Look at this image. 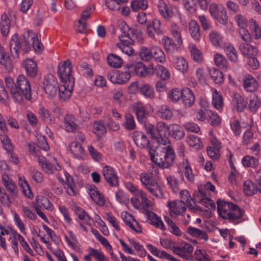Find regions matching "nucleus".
Returning a JSON list of instances; mask_svg holds the SVG:
<instances>
[{
  "label": "nucleus",
  "instance_id": "f257e3e1",
  "mask_svg": "<svg viewBox=\"0 0 261 261\" xmlns=\"http://www.w3.org/2000/svg\"><path fill=\"white\" fill-rule=\"evenodd\" d=\"M5 82L10 93L16 102L22 103L23 96L28 100L32 99L31 85L24 75H19L16 78V82L10 77H6Z\"/></svg>",
  "mask_w": 261,
  "mask_h": 261
},
{
  "label": "nucleus",
  "instance_id": "f03ea898",
  "mask_svg": "<svg viewBox=\"0 0 261 261\" xmlns=\"http://www.w3.org/2000/svg\"><path fill=\"white\" fill-rule=\"evenodd\" d=\"M149 154L151 161L162 168H169L175 160V153L169 145L153 147Z\"/></svg>",
  "mask_w": 261,
  "mask_h": 261
},
{
  "label": "nucleus",
  "instance_id": "7ed1b4c3",
  "mask_svg": "<svg viewBox=\"0 0 261 261\" xmlns=\"http://www.w3.org/2000/svg\"><path fill=\"white\" fill-rule=\"evenodd\" d=\"M219 215L224 219L234 222L240 219L244 214V211L231 202L219 200L217 202Z\"/></svg>",
  "mask_w": 261,
  "mask_h": 261
},
{
  "label": "nucleus",
  "instance_id": "20e7f679",
  "mask_svg": "<svg viewBox=\"0 0 261 261\" xmlns=\"http://www.w3.org/2000/svg\"><path fill=\"white\" fill-rule=\"evenodd\" d=\"M145 128L147 134H150L160 145H166L169 142V139L166 135L165 123L159 122L157 123L156 128L150 123L145 124Z\"/></svg>",
  "mask_w": 261,
  "mask_h": 261
},
{
  "label": "nucleus",
  "instance_id": "39448f33",
  "mask_svg": "<svg viewBox=\"0 0 261 261\" xmlns=\"http://www.w3.org/2000/svg\"><path fill=\"white\" fill-rule=\"evenodd\" d=\"M42 86L45 93L49 96H55L58 93L59 87L57 79L53 74L45 76Z\"/></svg>",
  "mask_w": 261,
  "mask_h": 261
},
{
  "label": "nucleus",
  "instance_id": "423d86ee",
  "mask_svg": "<svg viewBox=\"0 0 261 261\" xmlns=\"http://www.w3.org/2000/svg\"><path fill=\"white\" fill-rule=\"evenodd\" d=\"M71 63L69 60L59 64L58 73L63 83L68 82L71 80L74 82V78L71 75Z\"/></svg>",
  "mask_w": 261,
  "mask_h": 261
},
{
  "label": "nucleus",
  "instance_id": "0eeeda50",
  "mask_svg": "<svg viewBox=\"0 0 261 261\" xmlns=\"http://www.w3.org/2000/svg\"><path fill=\"white\" fill-rule=\"evenodd\" d=\"M171 249L174 253L185 259L191 260L192 259V256L189 255L193 251V247L191 244L183 242L179 245L173 246Z\"/></svg>",
  "mask_w": 261,
  "mask_h": 261
},
{
  "label": "nucleus",
  "instance_id": "6e6552de",
  "mask_svg": "<svg viewBox=\"0 0 261 261\" xmlns=\"http://www.w3.org/2000/svg\"><path fill=\"white\" fill-rule=\"evenodd\" d=\"M108 79L113 83L123 84L127 82L130 78V70L123 71H112L108 73Z\"/></svg>",
  "mask_w": 261,
  "mask_h": 261
},
{
  "label": "nucleus",
  "instance_id": "1a4fd4ad",
  "mask_svg": "<svg viewBox=\"0 0 261 261\" xmlns=\"http://www.w3.org/2000/svg\"><path fill=\"white\" fill-rule=\"evenodd\" d=\"M29 45L25 36H23V39L20 41L18 40V35H14L11 38L10 43V50L12 55L14 57H18V50L23 48Z\"/></svg>",
  "mask_w": 261,
  "mask_h": 261
},
{
  "label": "nucleus",
  "instance_id": "9d476101",
  "mask_svg": "<svg viewBox=\"0 0 261 261\" xmlns=\"http://www.w3.org/2000/svg\"><path fill=\"white\" fill-rule=\"evenodd\" d=\"M127 69L132 68L134 70L136 74L141 77H145L147 75H152L154 73V70L152 65H150L147 67L142 62H137L134 64H127L125 66Z\"/></svg>",
  "mask_w": 261,
  "mask_h": 261
},
{
  "label": "nucleus",
  "instance_id": "9b49d317",
  "mask_svg": "<svg viewBox=\"0 0 261 261\" xmlns=\"http://www.w3.org/2000/svg\"><path fill=\"white\" fill-rule=\"evenodd\" d=\"M102 172L105 180L109 185L113 187H116L118 185V177L112 167L105 166L102 168Z\"/></svg>",
  "mask_w": 261,
  "mask_h": 261
},
{
  "label": "nucleus",
  "instance_id": "f8f14e48",
  "mask_svg": "<svg viewBox=\"0 0 261 261\" xmlns=\"http://www.w3.org/2000/svg\"><path fill=\"white\" fill-rule=\"evenodd\" d=\"M133 139L137 146L140 148L146 147L149 153L153 147L151 145L150 142L148 140L145 135L142 132H135L133 134Z\"/></svg>",
  "mask_w": 261,
  "mask_h": 261
},
{
  "label": "nucleus",
  "instance_id": "ddd939ff",
  "mask_svg": "<svg viewBox=\"0 0 261 261\" xmlns=\"http://www.w3.org/2000/svg\"><path fill=\"white\" fill-rule=\"evenodd\" d=\"M146 28L147 34L151 38H154L155 34L159 36L164 33V30L161 22L157 19H153L151 23L147 24Z\"/></svg>",
  "mask_w": 261,
  "mask_h": 261
},
{
  "label": "nucleus",
  "instance_id": "4468645a",
  "mask_svg": "<svg viewBox=\"0 0 261 261\" xmlns=\"http://www.w3.org/2000/svg\"><path fill=\"white\" fill-rule=\"evenodd\" d=\"M74 82L72 80L63 83L58 89V94L61 99L65 101L68 99L72 93Z\"/></svg>",
  "mask_w": 261,
  "mask_h": 261
},
{
  "label": "nucleus",
  "instance_id": "2eb2a0df",
  "mask_svg": "<svg viewBox=\"0 0 261 261\" xmlns=\"http://www.w3.org/2000/svg\"><path fill=\"white\" fill-rule=\"evenodd\" d=\"M166 132L168 131L169 134L176 140L182 139L185 136L182 128L178 124H173L167 126L165 124Z\"/></svg>",
  "mask_w": 261,
  "mask_h": 261
},
{
  "label": "nucleus",
  "instance_id": "dca6fc26",
  "mask_svg": "<svg viewBox=\"0 0 261 261\" xmlns=\"http://www.w3.org/2000/svg\"><path fill=\"white\" fill-rule=\"evenodd\" d=\"M22 65L29 76L33 78L36 77L38 70L37 64L32 59H27L23 62Z\"/></svg>",
  "mask_w": 261,
  "mask_h": 261
},
{
  "label": "nucleus",
  "instance_id": "f3484780",
  "mask_svg": "<svg viewBox=\"0 0 261 261\" xmlns=\"http://www.w3.org/2000/svg\"><path fill=\"white\" fill-rule=\"evenodd\" d=\"M181 99L185 106L190 107L194 103L195 97L192 90L190 88H186L182 90Z\"/></svg>",
  "mask_w": 261,
  "mask_h": 261
},
{
  "label": "nucleus",
  "instance_id": "a211bd4d",
  "mask_svg": "<svg viewBox=\"0 0 261 261\" xmlns=\"http://www.w3.org/2000/svg\"><path fill=\"white\" fill-rule=\"evenodd\" d=\"M69 147L70 151L75 158L78 159H84L85 158V150L82 146L77 141L71 142Z\"/></svg>",
  "mask_w": 261,
  "mask_h": 261
},
{
  "label": "nucleus",
  "instance_id": "6ab92c4d",
  "mask_svg": "<svg viewBox=\"0 0 261 261\" xmlns=\"http://www.w3.org/2000/svg\"><path fill=\"white\" fill-rule=\"evenodd\" d=\"M243 85L244 89L248 92L254 91L258 87V83L252 76L249 74L244 76Z\"/></svg>",
  "mask_w": 261,
  "mask_h": 261
},
{
  "label": "nucleus",
  "instance_id": "aec40b11",
  "mask_svg": "<svg viewBox=\"0 0 261 261\" xmlns=\"http://www.w3.org/2000/svg\"><path fill=\"white\" fill-rule=\"evenodd\" d=\"M186 205L177 200L174 201L173 202L169 201L168 202V206L170 212L176 215H182L186 210Z\"/></svg>",
  "mask_w": 261,
  "mask_h": 261
},
{
  "label": "nucleus",
  "instance_id": "412c9836",
  "mask_svg": "<svg viewBox=\"0 0 261 261\" xmlns=\"http://www.w3.org/2000/svg\"><path fill=\"white\" fill-rule=\"evenodd\" d=\"M119 29L121 31V34L119 35V38L121 41L120 43L133 44L134 41L128 35L127 32L128 26L126 25V23H121L119 26Z\"/></svg>",
  "mask_w": 261,
  "mask_h": 261
},
{
  "label": "nucleus",
  "instance_id": "4be33fe9",
  "mask_svg": "<svg viewBox=\"0 0 261 261\" xmlns=\"http://www.w3.org/2000/svg\"><path fill=\"white\" fill-rule=\"evenodd\" d=\"M166 51L168 54H173L180 47L178 43H175L171 38L164 36L162 40Z\"/></svg>",
  "mask_w": 261,
  "mask_h": 261
},
{
  "label": "nucleus",
  "instance_id": "5701e85b",
  "mask_svg": "<svg viewBox=\"0 0 261 261\" xmlns=\"http://www.w3.org/2000/svg\"><path fill=\"white\" fill-rule=\"evenodd\" d=\"M179 194L180 197V200L179 201H180L181 203H184V205H186L191 210L195 211L196 210H198V208H196L195 207L192 206L191 201H193L195 203L194 198L193 199L191 197L187 190H181Z\"/></svg>",
  "mask_w": 261,
  "mask_h": 261
},
{
  "label": "nucleus",
  "instance_id": "b1692460",
  "mask_svg": "<svg viewBox=\"0 0 261 261\" xmlns=\"http://www.w3.org/2000/svg\"><path fill=\"white\" fill-rule=\"evenodd\" d=\"M34 207L39 208H44L45 209L51 211L54 207L49 199L43 196H37L36 198V204Z\"/></svg>",
  "mask_w": 261,
  "mask_h": 261
},
{
  "label": "nucleus",
  "instance_id": "393cba45",
  "mask_svg": "<svg viewBox=\"0 0 261 261\" xmlns=\"http://www.w3.org/2000/svg\"><path fill=\"white\" fill-rule=\"evenodd\" d=\"M239 49L244 56L248 57L255 56L256 54V48L250 45L248 42L241 43Z\"/></svg>",
  "mask_w": 261,
  "mask_h": 261
},
{
  "label": "nucleus",
  "instance_id": "a878e982",
  "mask_svg": "<svg viewBox=\"0 0 261 261\" xmlns=\"http://www.w3.org/2000/svg\"><path fill=\"white\" fill-rule=\"evenodd\" d=\"M232 102L234 107L238 112H242L247 106V102L239 93L234 94Z\"/></svg>",
  "mask_w": 261,
  "mask_h": 261
},
{
  "label": "nucleus",
  "instance_id": "bb28decb",
  "mask_svg": "<svg viewBox=\"0 0 261 261\" xmlns=\"http://www.w3.org/2000/svg\"><path fill=\"white\" fill-rule=\"evenodd\" d=\"M134 112L137 115L138 121L141 122H145L146 119V112L142 104L135 103L132 106Z\"/></svg>",
  "mask_w": 261,
  "mask_h": 261
},
{
  "label": "nucleus",
  "instance_id": "cd10ccee",
  "mask_svg": "<svg viewBox=\"0 0 261 261\" xmlns=\"http://www.w3.org/2000/svg\"><path fill=\"white\" fill-rule=\"evenodd\" d=\"M189 32L191 37L196 41H199L201 38L200 27L194 20H191L189 23Z\"/></svg>",
  "mask_w": 261,
  "mask_h": 261
},
{
  "label": "nucleus",
  "instance_id": "c85d7f7f",
  "mask_svg": "<svg viewBox=\"0 0 261 261\" xmlns=\"http://www.w3.org/2000/svg\"><path fill=\"white\" fill-rule=\"evenodd\" d=\"M147 216L150 221L151 224L155 226L156 228L165 230V225L163 222L155 213L151 211H147Z\"/></svg>",
  "mask_w": 261,
  "mask_h": 261
},
{
  "label": "nucleus",
  "instance_id": "c756f323",
  "mask_svg": "<svg viewBox=\"0 0 261 261\" xmlns=\"http://www.w3.org/2000/svg\"><path fill=\"white\" fill-rule=\"evenodd\" d=\"M39 118L44 122L47 123H53L55 119L51 117V114L49 111L44 107H40L38 111Z\"/></svg>",
  "mask_w": 261,
  "mask_h": 261
},
{
  "label": "nucleus",
  "instance_id": "7c9ffc66",
  "mask_svg": "<svg viewBox=\"0 0 261 261\" xmlns=\"http://www.w3.org/2000/svg\"><path fill=\"white\" fill-rule=\"evenodd\" d=\"M108 64L114 68H119L121 66L123 63L122 59L114 54H110L107 57Z\"/></svg>",
  "mask_w": 261,
  "mask_h": 261
},
{
  "label": "nucleus",
  "instance_id": "2f4dec72",
  "mask_svg": "<svg viewBox=\"0 0 261 261\" xmlns=\"http://www.w3.org/2000/svg\"><path fill=\"white\" fill-rule=\"evenodd\" d=\"M140 92L145 98L152 99L154 97L153 88L149 84H144L140 87Z\"/></svg>",
  "mask_w": 261,
  "mask_h": 261
},
{
  "label": "nucleus",
  "instance_id": "473e14b6",
  "mask_svg": "<svg viewBox=\"0 0 261 261\" xmlns=\"http://www.w3.org/2000/svg\"><path fill=\"white\" fill-rule=\"evenodd\" d=\"M1 33L3 36H7L10 30V21L6 14L1 16L0 22Z\"/></svg>",
  "mask_w": 261,
  "mask_h": 261
},
{
  "label": "nucleus",
  "instance_id": "72a5a7b5",
  "mask_svg": "<svg viewBox=\"0 0 261 261\" xmlns=\"http://www.w3.org/2000/svg\"><path fill=\"white\" fill-rule=\"evenodd\" d=\"M224 48L228 59L232 62H237L238 60V53L235 48L229 44H226Z\"/></svg>",
  "mask_w": 261,
  "mask_h": 261
},
{
  "label": "nucleus",
  "instance_id": "f704fd0d",
  "mask_svg": "<svg viewBox=\"0 0 261 261\" xmlns=\"http://www.w3.org/2000/svg\"><path fill=\"white\" fill-rule=\"evenodd\" d=\"M211 77L218 84H221L224 81V76L222 72L219 69L212 68L209 70Z\"/></svg>",
  "mask_w": 261,
  "mask_h": 261
},
{
  "label": "nucleus",
  "instance_id": "c9c22d12",
  "mask_svg": "<svg viewBox=\"0 0 261 261\" xmlns=\"http://www.w3.org/2000/svg\"><path fill=\"white\" fill-rule=\"evenodd\" d=\"M257 190L256 185L252 181L247 180L244 182L243 191L246 195L252 196L256 193Z\"/></svg>",
  "mask_w": 261,
  "mask_h": 261
},
{
  "label": "nucleus",
  "instance_id": "e433bc0d",
  "mask_svg": "<svg viewBox=\"0 0 261 261\" xmlns=\"http://www.w3.org/2000/svg\"><path fill=\"white\" fill-rule=\"evenodd\" d=\"M152 58L160 63H164L166 61V57L163 50L158 47L153 46L152 47Z\"/></svg>",
  "mask_w": 261,
  "mask_h": 261
},
{
  "label": "nucleus",
  "instance_id": "4c0bfd02",
  "mask_svg": "<svg viewBox=\"0 0 261 261\" xmlns=\"http://www.w3.org/2000/svg\"><path fill=\"white\" fill-rule=\"evenodd\" d=\"M187 231L193 237L203 239L205 241H207L208 240V236L204 230L190 227L188 228Z\"/></svg>",
  "mask_w": 261,
  "mask_h": 261
},
{
  "label": "nucleus",
  "instance_id": "58836bf2",
  "mask_svg": "<svg viewBox=\"0 0 261 261\" xmlns=\"http://www.w3.org/2000/svg\"><path fill=\"white\" fill-rule=\"evenodd\" d=\"M153 195L158 198H162L163 197V193L161 187L156 182H153L150 185L146 187Z\"/></svg>",
  "mask_w": 261,
  "mask_h": 261
},
{
  "label": "nucleus",
  "instance_id": "ea45409f",
  "mask_svg": "<svg viewBox=\"0 0 261 261\" xmlns=\"http://www.w3.org/2000/svg\"><path fill=\"white\" fill-rule=\"evenodd\" d=\"M75 119L74 116L70 115H66L64 118L65 127L68 132H73L77 127V124L75 122Z\"/></svg>",
  "mask_w": 261,
  "mask_h": 261
},
{
  "label": "nucleus",
  "instance_id": "a19ab883",
  "mask_svg": "<svg viewBox=\"0 0 261 261\" xmlns=\"http://www.w3.org/2000/svg\"><path fill=\"white\" fill-rule=\"evenodd\" d=\"M90 195L91 198L99 205H103L105 203L103 196L99 193L96 188L90 190Z\"/></svg>",
  "mask_w": 261,
  "mask_h": 261
},
{
  "label": "nucleus",
  "instance_id": "79ce46f5",
  "mask_svg": "<svg viewBox=\"0 0 261 261\" xmlns=\"http://www.w3.org/2000/svg\"><path fill=\"white\" fill-rule=\"evenodd\" d=\"M154 70L155 72V74L162 80L165 81L169 79L170 77L169 71L162 65H158L155 66Z\"/></svg>",
  "mask_w": 261,
  "mask_h": 261
},
{
  "label": "nucleus",
  "instance_id": "37998d69",
  "mask_svg": "<svg viewBox=\"0 0 261 261\" xmlns=\"http://www.w3.org/2000/svg\"><path fill=\"white\" fill-rule=\"evenodd\" d=\"M212 103L215 108L218 110H220L223 106L222 96L216 89L213 90Z\"/></svg>",
  "mask_w": 261,
  "mask_h": 261
},
{
  "label": "nucleus",
  "instance_id": "c03bdc74",
  "mask_svg": "<svg viewBox=\"0 0 261 261\" xmlns=\"http://www.w3.org/2000/svg\"><path fill=\"white\" fill-rule=\"evenodd\" d=\"M28 36L31 37V40H32V46L36 52L41 51L43 48V46L41 42H40L37 37L35 34L33 33L32 31H28Z\"/></svg>",
  "mask_w": 261,
  "mask_h": 261
},
{
  "label": "nucleus",
  "instance_id": "a18cd8bd",
  "mask_svg": "<svg viewBox=\"0 0 261 261\" xmlns=\"http://www.w3.org/2000/svg\"><path fill=\"white\" fill-rule=\"evenodd\" d=\"M242 164L244 167L255 168L259 165V161L252 156H245L242 159Z\"/></svg>",
  "mask_w": 261,
  "mask_h": 261
},
{
  "label": "nucleus",
  "instance_id": "49530a36",
  "mask_svg": "<svg viewBox=\"0 0 261 261\" xmlns=\"http://www.w3.org/2000/svg\"><path fill=\"white\" fill-rule=\"evenodd\" d=\"M211 42L215 46H219L222 42V37L220 33L215 31H212L209 34Z\"/></svg>",
  "mask_w": 261,
  "mask_h": 261
},
{
  "label": "nucleus",
  "instance_id": "de8ad7c7",
  "mask_svg": "<svg viewBox=\"0 0 261 261\" xmlns=\"http://www.w3.org/2000/svg\"><path fill=\"white\" fill-rule=\"evenodd\" d=\"M201 109L195 113V116L199 120L203 121L205 119V112L207 111V105L205 101L201 100L200 102Z\"/></svg>",
  "mask_w": 261,
  "mask_h": 261
},
{
  "label": "nucleus",
  "instance_id": "09e8293b",
  "mask_svg": "<svg viewBox=\"0 0 261 261\" xmlns=\"http://www.w3.org/2000/svg\"><path fill=\"white\" fill-rule=\"evenodd\" d=\"M187 141L190 146L196 149H200L202 147L200 139L195 135H190L188 136Z\"/></svg>",
  "mask_w": 261,
  "mask_h": 261
},
{
  "label": "nucleus",
  "instance_id": "8fccbe9b",
  "mask_svg": "<svg viewBox=\"0 0 261 261\" xmlns=\"http://www.w3.org/2000/svg\"><path fill=\"white\" fill-rule=\"evenodd\" d=\"M249 24L252 31V35L254 36V38L256 39L260 38L261 37V29L257 22L255 20L252 19L249 20Z\"/></svg>",
  "mask_w": 261,
  "mask_h": 261
},
{
  "label": "nucleus",
  "instance_id": "3c124183",
  "mask_svg": "<svg viewBox=\"0 0 261 261\" xmlns=\"http://www.w3.org/2000/svg\"><path fill=\"white\" fill-rule=\"evenodd\" d=\"M141 59L145 61H149L152 59V48L149 49L145 46H142L139 51Z\"/></svg>",
  "mask_w": 261,
  "mask_h": 261
},
{
  "label": "nucleus",
  "instance_id": "603ef678",
  "mask_svg": "<svg viewBox=\"0 0 261 261\" xmlns=\"http://www.w3.org/2000/svg\"><path fill=\"white\" fill-rule=\"evenodd\" d=\"M1 141L4 148L9 153L13 152L14 147L10 139L7 135H2L1 137Z\"/></svg>",
  "mask_w": 261,
  "mask_h": 261
},
{
  "label": "nucleus",
  "instance_id": "864d4df0",
  "mask_svg": "<svg viewBox=\"0 0 261 261\" xmlns=\"http://www.w3.org/2000/svg\"><path fill=\"white\" fill-rule=\"evenodd\" d=\"M175 66L177 70L182 73L186 72L188 69V62L183 58H176Z\"/></svg>",
  "mask_w": 261,
  "mask_h": 261
},
{
  "label": "nucleus",
  "instance_id": "5fc2aeb1",
  "mask_svg": "<svg viewBox=\"0 0 261 261\" xmlns=\"http://www.w3.org/2000/svg\"><path fill=\"white\" fill-rule=\"evenodd\" d=\"M0 63L4 65L6 69H11V64L9 56H6L4 48L0 46Z\"/></svg>",
  "mask_w": 261,
  "mask_h": 261
},
{
  "label": "nucleus",
  "instance_id": "6e6d98bb",
  "mask_svg": "<svg viewBox=\"0 0 261 261\" xmlns=\"http://www.w3.org/2000/svg\"><path fill=\"white\" fill-rule=\"evenodd\" d=\"M165 221L168 225L170 231L177 236H179L181 234V232L179 228L176 225V224L168 217H164Z\"/></svg>",
  "mask_w": 261,
  "mask_h": 261
},
{
  "label": "nucleus",
  "instance_id": "4d7b16f0",
  "mask_svg": "<svg viewBox=\"0 0 261 261\" xmlns=\"http://www.w3.org/2000/svg\"><path fill=\"white\" fill-rule=\"evenodd\" d=\"M158 8L160 13L165 18H168L170 16L169 8L164 1L160 0L159 2Z\"/></svg>",
  "mask_w": 261,
  "mask_h": 261
},
{
  "label": "nucleus",
  "instance_id": "13d9d810",
  "mask_svg": "<svg viewBox=\"0 0 261 261\" xmlns=\"http://www.w3.org/2000/svg\"><path fill=\"white\" fill-rule=\"evenodd\" d=\"M124 126L126 129L132 130L135 128L136 124L134 117L132 114L129 113L126 114L124 116Z\"/></svg>",
  "mask_w": 261,
  "mask_h": 261
},
{
  "label": "nucleus",
  "instance_id": "bf43d9fd",
  "mask_svg": "<svg viewBox=\"0 0 261 261\" xmlns=\"http://www.w3.org/2000/svg\"><path fill=\"white\" fill-rule=\"evenodd\" d=\"M75 213L77 215L79 219L80 220H84L87 223H89L91 220V217L84 209L80 207H75Z\"/></svg>",
  "mask_w": 261,
  "mask_h": 261
},
{
  "label": "nucleus",
  "instance_id": "052dcab7",
  "mask_svg": "<svg viewBox=\"0 0 261 261\" xmlns=\"http://www.w3.org/2000/svg\"><path fill=\"white\" fill-rule=\"evenodd\" d=\"M66 178L65 188L67 189V192L70 195H76V192L74 190L75 185L72 178L69 175H68V176H66Z\"/></svg>",
  "mask_w": 261,
  "mask_h": 261
},
{
  "label": "nucleus",
  "instance_id": "680f3d73",
  "mask_svg": "<svg viewBox=\"0 0 261 261\" xmlns=\"http://www.w3.org/2000/svg\"><path fill=\"white\" fill-rule=\"evenodd\" d=\"M132 8L137 11L139 9L145 10L147 8V2L146 0H135L132 2Z\"/></svg>",
  "mask_w": 261,
  "mask_h": 261
},
{
  "label": "nucleus",
  "instance_id": "e2e57ef3",
  "mask_svg": "<svg viewBox=\"0 0 261 261\" xmlns=\"http://www.w3.org/2000/svg\"><path fill=\"white\" fill-rule=\"evenodd\" d=\"M94 133L98 137L104 135L106 129L103 124L100 122H95L93 124Z\"/></svg>",
  "mask_w": 261,
  "mask_h": 261
},
{
  "label": "nucleus",
  "instance_id": "0e129e2a",
  "mask_svg": "<svg viewBox=\"0 0 261 261\" xmlns=\"http://www.w3.org/2000/svg\"><path fill=\"white\" fill-rule=\"evenodd\" d=\"M160 116L164 119H170L172 117V112L167 106L163 105L161 107L160 111Z\"/></svg>",
  "mask_w": 261,
  "mask_h": 261
},
{
  "label": "nucleus",
  "instance_id": "69168bd1",
  "mask_svg": "<svg viewBox=\"0 0 261 261\" xmlns=\"http://www.w3.org/2000/svg\"><path fill=\"white\" fill-rule=\"evenodd\" d=\"M15 197H12V195L8 196L6 193L0 196V201L3 206L9 208L10 207L11 204L12 202V200Z\"/></svg>",
  "mask_w": 261,
  "mask_h": 261
},
{
  "label": "nucleus",
  "instance_id": "338daca9",
  "mask_svg": "<svg viewBox=\"0 0 261 261\" xmlns=\"http://www.w3.org/2000/svg\"><path fill=\"white\" fill-rule=\"evenodd\" d=\"M90 255L94 257L98 261H108L104 254L98 250L90 248Z\"/></svg>",
  "mask_w": 261,
  "mask_h": 261
},
{
  "label": "nucleus",
  "instance_id": "774afa93",
  "mask_svg": "<svg viewBox=\"0 0 261 261\" xmlns=\"http://www.w3.org/2000/svg\"><path fill=\"white\" fill-rule=\"evenodd\" d=\"M130 44L122 43H117L116 44L117 46L123 53L128 56L132 55L134 51L133 48L130 46Z\"/></svg>",
  "mask_w": 261,
  "mask_h": 261
}]
</instances>
